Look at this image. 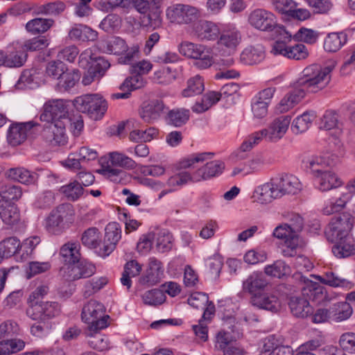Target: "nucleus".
Here are the masks:
<instances>
[{
  "label": "nucleus",
  "mask_w": 355,
  "mask_h": 355,
  "mask_svg": "<svg viewBox=\"0 0 355 355\" xmlns=\"http://www.w3.org/2000/svg\"><path fill=\"white\" fill-rule=\"evenodd\" d=\"M167 109L162 98H151L143 103L139 114L144 121L150 123L157 120Z\"/></svg>",
  "instance_id": "dca6fc26"
},
{
  "label": "nucleus",
  "mask_w": 355,
  "mask_h": 355,
  "mask_svg": "<svg viewBox=\"0 0 355 355\" xmlns=\"http://www.w3.org/2000/svg\"><path fill=\"white\" fill-rule=\"evenodd\" d=\"M329 67L322 68L318 64H311L304 69L297 83L303 88H295L282 98L276 107V111L284 113L292 109L305 96L306 89L310 92H317L323 89L329 82Z\"/></svg>",
  "instance_id": "f257e3e1"
},
{
  "label": "nucleus",
  "mask_w": 355,
  "mask_h": 355,
  "mask_svg": "<svg viewBox=\"0 0 355 355\" xmlns=\"http://www.w3.org/2000/svg\"><path fill=\"white\" fill-rule=\"evenodd\" d=\"M25 343L20 339H11L0 341V355H9L22 350Z\"/></svg>",
  "instance_id": "6e6d98bb"
},
{
  "label": "nucleus",
  "mask_w": 355,
  "mask_h": 355,
  "mask_svg": "<svg viewBox=\"0 0 355 355\" xmlns=\"http://www.w3.org/2000/svg\"><path fill=\"white\" fill-rule=\"evenodd\" d=\"M37 125V123L33 121L11 125L7 134L8 143L12 146L21 144L26 139L27 135L31 133L32 129Z\"/></svg>",
  "instance_id": "a211bd4d"
},
{
  "label": "nucleus",
  "mask_w": 355,
  "mask_h": 355,
  "mask_svg": "<svg viewBox=\"0 0 355 355\" xmlns=\"http://www.w3.org/2000/svg\"><path fill=\"white\" fill-rule=\"evenodd\" d=\"M313 277L321 283L331 287H340L350 289L354 284L347 279L341 278L332 271H327L322 275H313Z\"/></svg>",
  "instance_id": "f704fd0d"
},
{
  "label": "nucleus",
  "mask_w": 355,
  "mask_h": 355,
  "mask_svg": "<svg viewBox=\"0 0 355 355\" xmlns=\"http://www.w3.org/2000/svg\"><path fill=\"white\" fill-rule=\"evenodd\" d=\"M68 270L67 279L75 281L92 276L96 272V266L86 259H80L75 264L68 266Z\"/></svg>",
  "instance_id": "4be33fe9"
},
{
  "label": "nucleus",
  "mask_w": 355,
  "mask_h": 355,
  "mask_svg": "<svg viewBox=\"0 0 355 355\" xmlns=\"http://www.w3.org/2000/svg\"><path fill=\"white\" fill-rule=\"evenodd\" d=\"M221 94L217 92H209L202 96L200 101H198L192 107V110L196 113H202L219 101Z\"/></svg>",
  "instance_id": "79ce46f5"
},
{
  "label": "nucleus",
  "mask_w": 355,
  "mask_h": 355,
  "mask_svg": "<svg viewBox=\"0 0 355 355\" xmlns=\"http://www.w3.org/2000/svg\"><path fill=\"white\" fill-rule=\"evenodd\" d=\"M161 262L153 257L149 260L148 268L139 278L141 285L153 286L159 282L160 274L162 272Z\"/></svg>",
  "instance_id": "393cba45"
},
{
  "label": "nucleus",
  "mask_w": 355,
  "mask_h": 355,
  "mask_svg": "<svg viewBox=\"0 0 355 355\" xmlns=\"http://www.w3.org/2000/svg\"><path fill=\"white\" fill-rule=\"evenodd\" d=\"M248 22L250 26L261 32H284V26L278 24L277 17L264 8L252 10L248 15Z\"/></svg>",
  "instance_id": "0eeeda50"
},
{
  "label": "nucleus",
  "mask_w": 355,
  "mask_h": 355,
  "mask_svg": "<svg viewBox=\"0 0 355 355\" xmlns=\"http://www.w3.org/2000/svg\"><path fill=\"white\" fill-rule=\"evenodd\" d=\"M329 308L331 322H340L349 319L353 313L352 306L347 302H337Z\"/></svg>",
  "instance_id": "e433bc0d"
},
{
  "label": "nucleus",
  "mask_w": 355,
  "mask_h": 355,
  "mask_svg": "<svg viewBox=\"0 0 355 355\" xmlns=\"http://www.w3.org/2000/svg\"><path fill=\"white\" fill-rule=\"evenodd\" d=\"M272 234L277 239L284 240L285 244L292 252L298 245V237L293 232L288 223L275 227Z\"/></svg>",
  "instance_id": "7c9ffc66"
},
{
  "label": "nucleus",
  "mask_w": 355,
  "mask_h": 355,
  "mask_svg": "<svg viewBox=\"0 0 355 355\" xmlns=\"http://www.w3.org/2000/svg\"><path fill=\"white\" fill-rule=\"evenodd\" d=\"M200 15L198 8L184 3H173L166 9L167 20L173 24L189 25L195 22Z\"/></svg>",
  "instance_id": "1a4fd4ad"
},
{
  "label": "nucleus",
  "mask_w": 355,
  "mask_h": 355,
  "mask_svg": "<svg viewBox=\"0 0 355 355\" xmlns=\"http://www.w3.org/2000/svg\"><path fill=\"white\" fill-rule=\"evenodd\" d=\"M347 40V34L344 31L330 33L324 38V49L327 52L336 53L346 44Z\"/></svg>",
  "instance_id": "cd10ccee"
},
{
  "label": "nucleus",
  "mask_w": 355,
  "mask_h": 355,
  "mask_svg": "<svg viewBox=\"0 0 355 355\" xmlns=\"http://www.w3.org/2000/svg\"><path fill=\"white\" fill-rule=\"evenodd\" d=\"M128 45L124 40L115 37L104 44V51L109 54L121 55L127 50Z\"/></svg>",
  "instance_id": "13d9d810"
},
{
  "label": "nucleus",
  "mask_w": 355,
  "mask_h": 355,
  "mask_svg": "<svg viewBox=\"0 0 355 355\" xmlns=\"http://www.w3.org/2000/svg\"><path fill=\"white\" fill-rule=\"evenodd\" d=\"M252 198L254 201L261 205H267L273 200L277 199L270 181L257 187L254 191Z\"/></svg>",
  "instance_id": "473e14b6"
},
{
  "label": "nucleus",
  "mask_w": 355,
  "mask_h": 355,
  "mask_svg": "<svg viewBox=\"0 0 355 355\" xmlns=\"http://www.w3.org/2000/svg\"><path fill=\"white\" fill-rule=\"evenodd\" d=\"M0 218L5 224L13 226L20 220L19 211L15 205L0 200Z\"/></svg>",
  "instance_id": "72a5a7b5"
},
{
  "label": "nucleus",
  "mask_w": 355,
  "mask_h": 355,
  "mask_svg": "<svg viewBox=\"0 0 355 355\" xmlns=\"http://www.w3.org/2000/svg\"><path fill=\"white\" fill-rule=\"evenodd\" d=\"M178 49L184 56L196 60L194 64L198 69H207L214 63L210 49L203 44L186 41L179 45Z\"/></svg>",
  "instance_id": "6e6552de"
},
{
  "label": "nucleus",
  "mask_w": 355,
  "mask_h": 355,
  "mask_svg": "<svg viewBox=\"0 0 355 355\" xmlns=\"http://www.w3.org/2000/svg\"><path fill=\"white\" fill-rule=\"evenodd\" d=\"M220 31L215 23L207 20H200L193 26L194 35L201 41H216Z\"/></svg>",
  "instance_id": "6ab92c4d"
},
{
  "label": "nucleus",
  "mask_w": 355,
  "mask_h": 355,
  "mask_svg": "<svg viewBox=\"0 0 355 355\" xmlns=\"http://www.w3.org/2000/svg\"><path fill=\"white\" fill-rule=\"evenodd\" d=\"M69 37L75 41L93 42L97 39L98 33L87 26L76 24L69 32Z\"/></svg>",
  "instance_id": "2f4dec72"
},
{
  "label": "nucleus",
  "mask_w": 355,
  "mask_h": 355,
  "mask_svg": "<svg viewBox=\"0 0 355 355\" xmlns=\"http://www.w3.org/2000/svg\"><path fill=\"white\" fill-rule=\"evenodd\" d=\"M80 245L78 242L69 241L64 244L60 250L62 261L69 266L75 264L80 259Z\"/></svg>",
  "instance_id": "bb28decb"
},
{
  "label": "nucleus",
  "mask_w": 355,
  "mask_h": 355,
  "mask_svg": "<svg viewBox=\"0 0 355 355\" xmlns=\"http://www.w3.org/2000/svg\"><path fill=\"white\" fill-rule=\"evenodd\" d=\"M41 137L43 141L51 146L66 145L68 142V137L66 134L64 121L46 123L44 125Z\"/></svg>",
  "instance_id": "f8f14e48"
},
{
  "label": "nucleus",
  "mask_w": 355,
  "mask_h": 355,
  "mask_svg": "<svg viewBox=\"0 0 355 355\" xmlns=\"http://www.w3.org/2000/svg\"><path fill=\"white\" fill-rule=\"evenodd\" d=\"M60 192L63 194L69 200L75 202L79 200L84 193L83 187L78 180H73L62 186Z\"/></svg>",
  "instance_id": "c03bdc74"
},
{
  "label": "nucleus",
  "mask_w": 355,
  "mask_h": 355,
  "mask_svg": "<svg viewBox=\"0 0 355 355\" xmlns=\"http://www.w3.org/2000/svg\"><path fill=\"white\" fill-rule=\"evenodd\" d=\"M265 165V161L262 156L257 155L245 162L242 165L235 167L232 171V175L241 173L243 175L260 171Z\"/></svg>",
  "instance_id": "c9c22d12"
},
{
  "label": "nucleus",
  "mask_w": 355,
  "mask_h": 355,
  "mask_svg": "<svg viewBox=\"0 0 355 355\" xmlns=\"http://www.w3.org/2000/svg\"><path fill=\"white\" fill-rule=\"evenodd\" d=\"M339 345L341 349L349 354H355V333L348 331L340 335Z\"/></svg>",
  "instance_id": "774afa93"
},
{
  "label": "nucleus",
  "mask_w": 355,
  "mask_h": 355,
  "mask_svg": "<svg viewBox=\"0 0 355 355\" xmlns=\"http://www.w3.org/2000/svg\"><path fill=\"white\" fill-rule=\"evenodd\" d=\"M265 58V50L262 45L248 46L241 53V61L248 65L256 64Z\"/></svg>",
  "instance_id": "c85d7f7f"
},
{
  "label": "nucleus",
  "mask_w": 355,
  "mask_h": 355,
  "mask_svg": "<svg viewBox=\"0 0 355 355\" xmlns=\"http://www.w3.org/2000/svg\"><path fill=\"white\" fill-rule=\"evenodd\" d=\"M77 110L87 114L94 120H100L107 110L106 100L99 94H87L77 96L73 100Z\"/></svg>",
  "instance_id": "39448f33"
},
{
  "label": "nucleus",
  "mask_w": 355,
  "mask_h": 355,
  "mask_svg": "<svg viewBox=\"0 0 355 355\" xmlns=\"http://www.w3.org/2000/svg\"><path fill=\"white\" fill-rule=\"evenodd\" d=\"M302 164L306 170H309L315 178L324 170L323 167L328 164L324 157L316 155H309L302 159Z\"/></svg>",
  "instance_id": "a18cd8bd"
},
{
  "label": "nucleus",
  "mask_w": 355,
  "mask_h": 355,
  "mask_svg": "<svg viewBox=\"0 0 355 355\" xmlns=\"http://www.w3.org/2000/svg\"><path fill=\"white\" fill-rule=\"evenodd\" d=\"M20 241L15 236L8 237L0 242V252L3 258L19 254Z\"/></svg>",
  "instance_id": "de8ad7c7"
},
{
  "label": "nucleus",
  "mask_w": 355,
  "mask_h": 355,
  "mask_svg": "<svg viewBox=\"0 0 355 355\" xmlns=\"http://www.w3.org/2000/svg\"><path fill=\"white\" fill-rule=\"evenodd\" d=\"M281 175L287 194L295 195L302 190V184L295 175L291 174H284Z\"/></svg>",
  "instance_id": "680f3d73"
},
{
  "label": "nucleus",
  "mask_w": 355,
  "mask_h": 355,
  "mask_svg": "<svg viewBox=\"0 0 355 355\" xmlns=\"http://www.w3.org/2000/svg\"><path fill=\"white\" fill-rule=\"evenodd\" d=\"M27 53L24 51L21 42H14L7 46L6 52L0 51V67L10 68L22 67L26 62Z\"/></svg>",
  "instance_id": "9b49d317"
},
{
  "label": "nucleus",
  "mask_w": 355,
  "mask_h": 355,
  "mask_svg": "<svg viewBox=\"0 0 355 355\" xmlns=\"http://www.w3.org/2000/svg\"><path fill=\"white\" fill-rule=\"evenodd\" d=\"M74 210L70 204H61L52 209L44 220L46 231L60 235L69 227L73 221Z\"/></svg>",
  "instance_id": "20e7f679"
},
{
  "label": "nucleus",
  "mask_w": 355,
  "mask_h": 355,
  "mask_svg": "<svg viewBox=\"0 0 355 355\" xmlns=\"http://www.w3.org/2000/svg\"><path fill=\"white\" fill-rule=\"evenodd\" d=\"M87 336L89 337V345L98 351H104L109 348L107 338L102 334H98V331H90L89 329L87 332Z\"/></svg>",
  "instance_id": "4d7b16f0"
},
{
  "label": "nucleus",
  "mask_w": 355,
  "mask_h": 355,
  "mask_svg": "<svg viewBox=\"0 0 355 355\" xmlns=\"http://www.w3.org/2000/svg\"><path fill=\"white\" fill-rule=\"evenodd\" d=\"M173 246V236L166 230L159 232L156 239V248L158 252L164 253L171 250Z\"/></svg>",
  "instance_id": "e2e57ef3"
},
{
  "label": "nucleus",
  "mask_w": 355,
  "mask_h": 355,
  "mask_svg": "<svg viewBox=\"0 0 355 355\" xmlns=\"http://www.w3.org/2000/svg\"><path fill=\"white\" fill-rule=\"evenodd\" d=\"M205 89L204 80L202 78L196 75L187 82V87L182 91L184 97H191L195 95L200 94Z\"/></svg>",
  "instance_id": "3c124183"
},
{
  "label": "nucleus",
  "mask_w": 355,
  "mask_h": 355,
  "mask_svg": "<svg viewBox=\"0 0 355 355\" xmlns=\"http://www.w3.org/2000/svg\"><path fill=\"white\" fill-rule=\"evenodd\" d=\"M277 40L274 42L271 53L276 55H282L286 58L289 46L288 43L291 41L292 35L284 28V32L276 31Z\"/></svg>",
  "instance_id": "58836bf2"
},
{
  "label": "nucleus",
  "mask_w": 355,
  "mask_h": 355,
  "mask_svg": "<svg viewBox=\"0 0 355 355\" xmlns=\"http://www.w3.org/2000/svg\"><path fill=\"white\" fill-rule=\"evenodd\" d=\"M289 115L281 116L275 119L267 128L263 129L266 135V139L270 141H277L286 134L291 123Z\"/></svg>",
  "instance_id": "f3484780"
},
{
  "label": "nucleus",
  "mask_w": 355,
  "mask_h": 355,
  "mask_svg": "<svg viewBox=\"0 0 355 355\" xmlns=\"http://www.w3.org/2000/svg\"><path fill=\"white\" fill-rule=\"evenodd\" d=\"M351 200L350 193H343L338 198H331L325 201L322 211L325 215H331L341 211L347 203Z\"/></svg>",
  "instance_id": "ea45409f"
},
{
  "label": "nucleus",
  "mask_w": 355,
  "mask_h": 355,
  "mask_svg": "<svg viewBox=\"0 0 355 355\" xmlns=\"http://www.w3.org/2000/svg\"><path fill=\"white\" fill-rule=\"evenodd\" d=\"M40 242V238L37 236H34L27 238L21 243H20L19 256L21 259H27Z\"/></svg>",
  "instance_id": "bf43d9fd"
},
{
  "label": "nucleus",
  "mask_w": 355,
  "mask_h": 355,
  "mask_svg": "<svg viewBox=\"0 0 355 355\" xmlns=\"http://www.w3.org/2000/svg\"><path fill=\"white\" fill-rule=\"evenodd\" d=\"M8 177L15 181L24 184H34L38 180V174L24 167L10 168L7 172Z\"/></svg>",
  "instance_id": "c756f323"
},
{
  "label": "nucleus",
  "mask_w": 355,
  "mask_h": 355,
  "mask_svg": "<svg viewBox=\"0 0 355 355\" xmlns=\"http://www.w3.org/2000/svg\"><path fill=\"white\" fill-rule=\"evenodd\" d=\"M81 318L90 331H98L109 325L110 316L105 314L104 305L96 300H90L84 305Z\"/></svg>",
  "instance_id": "423d86ee"
},
{
  "label": "nucleus",
  "mask_w": 355,
  "mask_h": 355,
  "mask_svg": "<svg viewBox=\"0 0 355 355\" xmlns=\"http://www.w3.org/2000/svg\"><path fill=\"white\" fill-rule=\"evenodd\" d=\"M48 292L49 288L42 285L29 295L26 313L31 320L44 323L60 314L61 306L58 302L42 300Z\"/></svg>",
  "instance_id": "7ed1b4c3"
},
{
  "label": "nucleus",
  "mask_w": 355,
  "mask_h": 355,
  "mask_svg": "<svg viewBox=\"0 0 355 355\" xmlns=\"http://www.w3.org/2000/svg\"><path fill=\"white\" fill-rule=\"evenodd\" d=\"M268 282L264 275L261 272H253L243 282V289L253 297L266 291Z\"/></svg>",
  "instance_id": "aec40b11"
},
{
  "label": "nucleus",
  "mask_w": 355,
  "mask_h": 355,
  "mask_svg": "<svg viewBox=\"0 0 355 355\" xmlns=\"http://www.w3.org/2000/svg\"><path fill=\"white\" fill-rule=\"evenodd\" d=\"M263 138L266 139V135L263 130L254 132L245 139L240 148L243 152L249 151L259 144Z\"/></svg>",
  "instance_id": "69168bd1"
},
{
  "label": "nucleus",
  "mask_w": 355,
  "mask_h": 355,
  "mask_svg": "<svg viewBox=\"0 0 355 355\" xmlns=\"http://www.w3.org/2000/svg\"><path fill=\"white\" fill-rule=\"evenodd\" d=\"M190 112L184 108H176L170 110L166 119L169 125L174 127H181L184 125L189 119Z\"/></svg>",
  "instance_id": "49530a36"
},
{
  "label": "nucleus",
  "mask_w": 355,
  "mask_h": 355,
  "mask_svg": "<svg viewBox=\"0 0 355 355\" xmlns=\"http://www.w3.org/2000/svg\"><path fill=\"white\" fill-rule=\"evenodd\" d=\"M240 31L232 24L225 26L220 31V35L216 39L217 49L223 55L233 54L241 42Z\"/></svg>",
  "instance_id": "9d476101"
},
{
  "label": "nucleus",
  "mask_w": 355,
  "mask_h": 355,
  "mask_svg": "<svg viewBox=\"0 0 355 355\" xmlns=\"http://www.w3.org/2000/svg\"><path fill=\"white\" fill-rule=\"evenodd\" d=\"M104 239L107 242L109 241L116 247L117 243L121 239V228L119 223L116 222L109 223L105 228Z\"/></svg>",
  "instance_id": "052dcab7"
},
{
  "label": "nucleus",
  "mask_w": 355,
  "mask_h": 355,
  "mask_svg": "<svg viewBox=\"0 0 355 355\" xmlns=\"http://www.w3.org/2000/svg\"><path fill=\"white\" fill-rule=\"evenodd\" d=\"M316 187L321 191H328L343 185V182L338 175L330 171H323L315 178Z\"/></svg>",
  "instance_id": "b1692460"
},
{
  "label": "nucleus",
  "mask_w": 355,
  "mask_h": 355,
  "mask_svg": "<svg viewBox=\"0 0 355 355\" xmlns=\"http://www.w3.org/2000/svg\"><path fill=\"white\" fill-rule=\"evenodd\" d=\"M65 71H67V68L60 60L49 62L46 68V75L55 80H58Z\"/></svg>",
  "instance_id": "338daca9"
},
{
  "label": "nucleus",
  "mask_w": 355,
  "mask_h": 355,
  "mask_svg": "<svg viewBox=\"0 0 355 355\" xmlns=\"http://www.w3.org/2000/svg\"><path fill=\"white\" fill-rule=\"evenodd\" d=\"M54 21L51 19L35 18L28 21L26 24L28 32L33 34L44 33L53 24Z\"/></svg>",
  "instance_id": "09e8293b"
},
{
  "label": "nucleus",
  "mask_w": 355,
  "mask_h": 355,
  "mask_svg": "<svg viewBox=\"0 0 355 355\" xmlns=\"http://www.w3.org/2000/svg\"><path fill=\"white\" fill-rule=\"evenodd\" d=\"M250 303L252 306L260 309L267 310L272 313L277 312L280 308V302L277 296L266 291L251 297Z\"/></svg>",
  "instance_id": "5701e85b"
},
{
  "label": "nucleus",
  "mask_w": 355,
  "mask_h": 355,
  "mask_svg": "<svg viewBox=\"0 0 355 355\" xmlns=\"http://www.w3.org/2000/svg\"><path fill=\"white\" fill-rule=\"evenodd\" d=\"M291 313L296 317L306 318L312 313V307L308 299L300 297H292L289 302Z\"/></svg>",
  "instance_id": "4c0bfd02"
},
{
  "label": "nucleus",
  "mask_w": 355,
  "mask_h": 355,
  "mask_svg": "<svg viewBox=\"0 0 355 355\" xmlns=\"http://www.w3.org/2000/svg\"><path fill=\"white\" fill-rule=\"evenodd\" d=\"M101 239V232L95 227H89L82 234L81 241L83 245L89 249H97Z\"/></svg>",
  "instance_id": "8fccbe9b"
},
{
  "label": "nucleus",
  "mask_w": 355,
  "mask_h": 355,
  "mask_svg": "<svg viewBox=\"0 0 355 355\" xmlns=\"http://www.w3.org/2000/svg\"><path fill=\"white\" fill-rule=\"evenodd\" d=\"M109 157L111 164L115 166H120L128 169H134L137 166V163L132 158L117 151L110 153Z\"/></svg>",
  "instance_id": "603ef678"
},
{
  "label": "nucleus",
  "mask_w": 355,
  "mask_h": 355,
  "mask_svg": "<svg viewBox=\"0 0 355 355\" xmlns=\"http://www.w3.org/2000/svg\"><path fill=\"white\" fill-rule=\"evenodd\" d=\"M79 80V74L78 71H65L64 73L58 80L57 86L58 89L61 92L67 91L76 85V82Z\"/></svg>",
  "instance_id": "864d4df0"
},
{
  "label": "nucleus",
  "mask_w": 355,
  "mask_h": 355,
  "mask_svg": "<svg viewBox=\"0 0 355 355\" xmlns=\"http://www.w3.org/2000/svg\"><path fill=\"white\" fill-rule=\"evenodd\" d=\"M1 200L9 203V201L18 200L22 196L21 187L12 184H8L0 188Z\"/></svg>",
  "instance_id": "5fc2aeb1"
},
{
  "label": "nucleus",
  "mask_w": 355,
  "mask_h": 355,
  "mask_svg": "<svg viewBox=\"0 0 355 355\" xmlns=\"http://www.w3.org/2000/svg\"><path fill=\"white\" fill-rule=\"evenodd\" d=\"M264 272L268 276L281 279L291 273L290 266L283 260H277L264 267Z\"/></svg>",
  "instance_id": "37998d69"
},
{
  "label": "nucleus",
  "mask_w": 355,
  "mask_h": 355,
  "mask_svg": "<svg viewBox=\"0 0 355 355\" xmlns=\"http://www.w3.org/2000/svg\"><path fill=\"white\" fill-rule=\"evenodd\" d=\"M225 169V163L220 160L207 162L204 166L199 168L193 175L201 180H209L221 175Z\"/></svg>",
  "instance_id": "a878e982"
},
{
  "label": "nucleus",
  "mask_w": 355,
  "mask_h": 355,
  "mask_svg": "<svg viewBox=\"0 0 355 355\" xmlns=\"http://www.w3.org/2000/svg\"><path fill=\"white\" fill-rule=\"evenodd\" d=\"M142 298L146 304L157 306L162 304L165 301L166 296L162 291L159 289H152L146 291Z\"/></svg>",
  "instance_id": "0e129e2a"
},
{
  "label": "nucleus",
  "mask_w": 355,
  "mask_h": 355,
  "mask_svg": "<svg viewBox=\"0 0 355 355\" xmlns=\"http://www.w3.org/2000/svg\"><path fill=\"white\" fill-rule=\"evenodd\" d=\"M353 225L348 215L332 218L325 234L327 239L335 244L332 252L337 258H346L355 253V240L349 234Z\"/></svg>",
  "instance_id": "f03ea898"
},
{
  "label": "nucleus",
  "mask_w": 355,
  "mask_h": 355,
  "mask_svg": "<svg viewBox=\"0 0 355 355\" xmlns=\"http://www.w3.org/2000/svg\"><path fill=\"white\" fill-rule=\"evenodd\" d=\"M304 286L302 287V294L308 300L319 304L327 298L325 288L320 284L302 277Z\"/></svg>",
  "instance_id": "412c9836"
},
{
  "label": "nucleus",
  "mask_w": 355,
  "mask_h": 355,
  "mask_svg": "<svg viewBox=\"0 0 355 355\" xmlns=\"http://www.w3.org/2000/svg\"><path fill=\"white\" fill-rule=\"evenodd\" d=\"M189 182H199V178L187 171H181L170 176L164 182V189L159 193L158 198L161 199L164 196L179 190Z\"/></svg>",
  "instance_id": "2eb2a0df"
},
{
  "label": "nucleus",
  "mask_w": 355,
  "mask_h": 355,
  "mask_svg": "<svg viewBox=\"0 0 355 355\" xmlns=\"http://www.w3.org/2000/svg\"><path fill=\"white\" fill-rule=\"evenodd\" d=\"M316 115L314 111H306L297 116L291 125V130L295 134L306 132L311 125Z\"/></svg>",
  "instance_id": "a19ab883"
},
{
  "label": "nucleus",
  "mask_w": 355,
  "mask_h": 355,
  "mask_svg": "<svg viewBox=\"0 0 355 355\" xmlns=\"http://www.w3.org/2000/svg\"><path fill=\"white\" fill-rule=\"evenodd\" d=\"M44 111L40 115V120L46 123L58 121H68L67 107L62 99L49 101L44 105Z\"/></svg>",
  "instance_id": "ddd939ff"
},
{
  "label": "nucleus",
  "mask_w": 355,
  "mask_h": 355,
  "mask_svg": "<svg viewBox=\"0 0 355 355\" xmlns=\"http://www.w3.org/2000/svg\"><path fill=\"white\" fill-rule=\"evenodd\" d=\"M274 87L266 88L258 92L251 101V109L254 117L262 119L268 113V107L275 94Z\"/></svg>",
  "instance_id": "4468645a"
}]
</instances>
